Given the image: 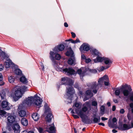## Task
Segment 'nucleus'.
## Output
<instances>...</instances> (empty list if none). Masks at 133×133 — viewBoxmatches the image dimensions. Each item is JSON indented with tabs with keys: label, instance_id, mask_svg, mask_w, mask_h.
Segmentation results:
<instances>
[{
	"label": "nucleus",
	"instance_id": "52",
	"mask_svg": "<svg viewBox=\"0 0 133 133\" xmlns=\"http://www.w3.org/2000/svg\"><path fill=\"white\" fill-rule=\"evenodd\" d=\"M105 69V67L104 66H102L99 69L100 71H103Z\"/></svg>",
	"mask_w": 133,
	"mask_h": 133
},
{
	"label": "nucleus",
	"instance_id": "24",
	"mask_svg": "<svg viewBox=\"0 0 133 133\" xmlns=\"http://www.w3.org/2000/svg\"><path fill=\"white\" fill-rule=\"evenodd\" d=\"M104 57H101L99 56H97L96 59H94V61L95 62H101L103 61V59Z\"/></svg>",
	"mask_w": 133,
	"mask_h": 133
},
{
	"label": "nucleus",
	"instance_id": "47",
	"mask_svg": "<svg viewBox=\"0 0 133 133\" xmlns=\"http://www.w3.org/2000/svg\"><path fill=\"white\" fill-rule=\"evenodd\" d=\"M38 131L40 133H41V132H43V129L41 127H40L38 129Z\"/></svg>",
	"mask_w": 133,
	"mask_h": 133
},
{
	"label": "nucleus",
	"instance_id": "15",
	"mask_svg": "<svg viewBox=\"0 0 133 133\" xmlns=\"http://www.w3.org/2000/svg\"><path fill=\"white\" fill-rule=\"evenodd\" d=\"M16 117L12 115L8 116L7 118V120L9 124L11 125L15 121Z\"/></svg>",
	"mask_w": 133,
	"mask_h": 133
},
{
	"label": "nucleus",
	"instance_id": "61",
	"mask_svg": "<svg viewBox=\"0 0 133 133\" xmlns=\"http://www.w3.org/2000/svg\"><path fill=\"white\" fill-rule=\"evenodd\" d=\"M101 119L103 121H105L108 119L107 118L104 117H102Z\"/></svg>",
	"mask_w": 133,
	"mask_h": 133
},
{
	"label": "nucleus",
	"instance_id": "37",
	"mask_svg": "<svg viewBox=\"0 0 133 133\" xmlns=\"http://www.w3.org/2000/svg\"><path fill=\"white\" fill-rule=\"evenodd\" d=\"M61 58V56L60 55L58 54H57L55 55V58L57 60H60Z\"/></svg>",
	"mask_w": 133,
	"mask_h": 133
},
{
	"label": "nucleus",
	"instance_id": "34",
	"mask_svg": "<svg viewBox=\"0 0 133 133\" xmlns=\"http://www.w3.org/2000/svg\"><path fill=\"white\" fill-rule=\"evenodd\" d=\"M0 95L1 97V98L2 99L4 98V97L5 96V93L4 91H2L0 93Z\"/></svg>",
	"mask_w": 133,
	"mask_h": 133
},
{
	"label": "nucleus",
	"instance_id": "33",
	"mask_svg": "<svg viewBox=\"0 0 133 133\" xmlns=\"http://www.w3.org/2000/svg\"><path fill=\"white\" fill-rule=\"evenodd\" d=\"M74 62V60L71 58H69V59L68 63V64L69 65H72Z\"/></svg>",
	"mask_w": 133,
	"mask_h": 133
},
{
	"label": "nucleus",
	"instance_id": "8",
	"mask_svg": "<svg viewBox=\"0 0 133 133\" xmlns=\"http://www.w3.org/2000/svg\"><path fill=\"white\" fill-rule=\"evenodd\" d=\"M82 121L84 123L88 124L91 123H96L99 122L98 119L96 117L94 118L93 121H92L90 120L89 119H83Z\"/></svg>",
	"mask_w": 133,
	"mask_h": 133
},
{
	"label": "nucleus",
	"instance_id": "55",
	"mask_svg": "<svg viewBox=\"0 0 133 133\" xmlns=\"http://www.w3.org/2000/svg\"><path fill=\"white\" fill-rule=\"evenodd\" d=\"M91 61V60L90 58L86 59H85V62L87 63H89Z\"/></svg>",
	"mask_w": 133,
	"mask_h": 133
},
{
	"label": "nucleus",
	"instance_id": "38",
	"mask_svg": "<svg viewBox=\"0 0 133 133\" xmlns=\"http://www.w3.org/2000/svg\"><path fill=\"white\" fill-rule=\"evenodd\" d=\"M2 52L1 54V55L4 58H5L7 57V55H6L4 51H1Z\"/></svg>",
	"mask_w": 133,
	"mask_h": 133
},
{
	"label": "nucleus",
	"instance_id": "9",
	"mask_svg": "<svg viewBox=\"0 0 133 133\" xmlns=\"http://www.w3.org/2000/svg\"><path fill=\"white\" fill-rule=\"evenodd\" d=\"M64 45L63 44H60L57 46H55L53 50L55 52V53H57L59 51H62L64 49Z\"/></svg>",
	"mask_w": 133,
	"mask_h": 133
},
{
	"label": "nucleus",
	"instance_id": "49",
	"mask_svg": "<svg viewBox=\"0 0 133 133\" xmlns=\"http://www.w3.org/2000/svg\"><path fill=\"white\" fill-rule=\"evenodd\" d=\"M72 116L75 119L78 118H79V117L77 115L72 114Z\"/></svg>",
	"mask_w": 133,
	"mask_h": 133
},
{
	"label": "nucleus",
	"instance_id": "54",
	"mask_svg": "<svg viewBox=\"0 0 133 133\" xmlns=\"http://www.w3.org/2000/svg\"><path fill=\"white\" fill-rule=\"evenodd\" d=\"M117 121V120L116 118L114 117L112 119V122L113 123L116 122Z\"/></svg>",
	"mask_w": 133,
	"mask_h": 133
},
{
	"label": "nucleus",
	"instance_id": "30",
	"mask_svg": "<svg viewBox=\"0 0 133 133\" xmlns=\"http://www.w3.org/2000/svg\"><path fill=\"white\" fill-rule=\"evenodd\" d=\"M15 73L17 75L21 76L22 74V71L19 69H16L15 70Z\"/></svg>",
	"mask_w": 133,
	"mask_h": 133
},
{
	"label": "nucleus",
	"instance_id": "42",
	"mask_svg": "<svg viewBox=\"0 0 133 133\" xmlns=\"http://www.w3.org/2000/svg\"><path fill=\"white\" fill-rule=\"evenodd\" d=\"M82 72V70L81 69H80L77 70V73L80 75H81V74Z\"/></svg>",
	"mask_w": 133,
	"mask_h": 133
},
{
	"label": "nucleus",
	"instance_id": "11",
	"mask_svg": "<svg viewBox=\"0 0 133 133\" xmlns=\"http://www.w3.org/2000/svg\"><path fill=\"white\" fill-rule=\"evenodd\" d=\"M4 65L6 68H8L10 66L14 67L15 64L12 62L11 60L9 59H7L6 61L4 63Z\"/></svg>",
	"mask_w": 133,
	"mask_h": 133
},
{
	"label": "nucleus",
	"instance_id": "13",
	"mask_svg": "<svg viewBox=\"0 0 133 133\" xmlns=\"http://www.w3.org/2000/svg\"><path fill=\"white\" fill-rule=\"evenodd\" d=\"M90 49V46L88 44L85 43H83L81 46L80 48V50L81 51H87Z\"/></svg>",
	"mask_w": 133,
	"mask_h": 133
},
{
	"label": "nucleus",
	"instance_id": "3",
	"mask_svg": "<svg viewBox=\"0 0 133 133\" xmlns=\"http://www.w3.org/2000/svg\"><path fill=\"white\" fill-rule=\"evenodd\" d=\"M67 85L70 86L66 87L67 95L68 96L67 99L69 100V101H68V103H71L72 102V98L75 92L74 88L72 86L74 84V82L70 78L67 77Z\"/></svg>",
	"mask_w": 133,
	"mask_h": 133
},
{
	"label": "nucleus",
	"instance_id": "57",
	"mask_svg": "<svg viewBox=\"0 0 133 133\" xmlns=\"http://www.w3.org/2000/svg\"><path fill=\"white\" fill-rule=\"evenodd\" d=\"M81 57L82 59L85 60L86 58V57L84 55H82Z\"/></svg>",
	"mask_w": 133,
	"mask_h": 133
},
{
	"label": "nucleus",
	"instance_id": "59",
	"mask_svg": "<svg viewBox=\"0 0 133 133\" xmlns=\"http://www.w3.org/2000/svg\"><path fill=\"white\" fill-rule=\"evenodd\" d=\"M125 112L124 110V109H121L120 111V113L121 114H123Z\"/></svg>",
	"mask_w": 133,
	"mask_h": 133
},
{
	"label": "nucleus",
	"instance_id": "63",
	"mask_svg": "<svg viewBox=\"0 0 133 133\" xmlns=\"http://www.w3.org/2000/svg\"><path fill=\"white\" fill-rule=\"evenodd\" d=\"M98 124L99 125H101L102 126H104L105 124H104L103 123H98Z\"/></svg>",
	"mask_w": 133,
	"mask_h": 133
},
{
	"label": "nucleus",
	"instance_id": "21",
	"mask_svg": "<svg viewBox=\"0 0 133 133\" xmlns=\"http://www.w3.org/2000/svg\"><path fill=\"white\" fill-rule=\"evenodd\" d=\"M49 130L46 131L48 132L49 133H56L55 127L54 126H51L49 128Z\"/></svg>",
	"mask_w": 133,
	"mask_h": 133
},
{
	"label": "nucleus",
	"instance_id": "51",
	"mask_svg": "<svg viewBox=\"0 0 133 133\" xmlns=\"http://www.w3.org/2000/svg\"><path fill=\"white\" fill-rule=\"evenodd\" d=\"M71 35L72 37L73 38H75L76 36V35L73 32H71Z\"/></svg>",
	"mask_w": 133,
	"mask_h": 133
},
{
	"label": "nucleus",
	"instance_id": "40",
	"mask_svg": "<svg viewBox=\"0 0 133 133\" xmlns=\"http://www.w3.org/2000/svg\"><path fill=\"white\" fill-rule=\"evenodd\" d=\"M74 87L75 88H77L79 90H80L79 85L77 83H75L74 85Z\"/></svg>",
	"mask_w": 133,
	"mask_h": 133
},
{
	"label": "nucleus",
	"instance_id": "32",
	"mask_svg": "<svg viewBox=\"0 0 133 133\" xmlns=\"http://www.w3.org/2000/svg\"><path fill=\"white\" fill-rule=\"evenodd\" d=\"M15 77L14 76H10L8 78L9 82L10 83H13L15 81Z\"/></svg>",
	"mask_w": 133,
	"mask_h": 133
},
{
	"label": "nucleus",
	"instance_id": "43",
	"mask_svg": "<svg viewBox=\"0 0 133 133\" xmlns=\"http://www.w3.org/2000/svg\"><path fill=\"white\" fill-rule=\"evenodd\" d=\"M104 85L106 86H108L109 85L110 83L109 81H105L104 82Z\"/></svg>",
	"mask_w": 133,
	"mask_h": 133
},
{
	"label": "nucleus",
	"instance_id": "22",
	"mask_svg": "<svg viewBox=\"0 0 133 133\" xmlns=\"http://www.w3.org/2000/svg\"><path fill=\"white\" fill-rule=\"evenodd\" d=\"M103 61L104 63L106 64L109 65V64L112 63V62L111 61L109 58L104 57Z\"/></svg>",
	"mask_w": 133,
	"mask_h": 133
},
{
	"label": "nucleus",
	"instance_id": "60",
	"mask_svg": "<svg viewBox=\"0 0 133 133\" xmlns=\"http://www.w3.org/2000/svg\"><path fill=\"white\" fill-rule=\"evenodd\" d=\"M116 109V106L115 105H113L112 107V110L113 111H115Z\"/></svg>",
	"mask_w": 133,
	"mask_h": 133
},
{
	"label": "nucleus",
	"instance_id": "18",
	"mask_svg": "<svg viewBox=\"0 0 133 133\" xmlns=\"http://www.w3.org/2000/svg\"><path fill=\"white\" fill-rule=\"evenodd\" d=\"M53 117V116L52 115V114L51 113H49L48 114H47V115L46 117V121L49 123L51 122L52 118Z\"/></svg>",
	"mask_w": 133,
	"mask_h": 133
},
{
	"label": "nucleus",
	"instance_id": "36",
	"mask_svg": "<svg viewBox=\"0 0 133 133\" xmlns=\"http://www.w3.org/2000/svg\"><path fill=\"white\" fill-rule=\"evenodd\" d=\"M21 97V96L15 95V96L13 97V98L14 100L15 101H16L18 100Z\"/></svg>",
	"mask_w": 133,
	"mask_h": 133
},
{
	"label": "nucleus",
	"instance_id": "23",
	"mask_svg": "<svg viewBox=\"0 0 133 133\" xmlns=\"http://www.w3.org/2000/svg\"><path fill=\"white\" fill-rule=\"evenodd\" d=\"M19 80L20 82L24 84H25L28 83L27 80L25 76H22L20 77Z\"/></svg>",
	"mask_w": 133,
	"mask_h": 133
},
{
	"label": "nucleus",
	"instance_id": "62",
	"mask_svg": "<svg viewBox=\"0 0 133 133\" xmlns=\"http://www.w3.org/2000/svg\"><path fill=\"white\" fill-rule=\"evenodd\" d=\"M129 106L131 108H133V103H131L129 104Z\"/></svg>",
	"mask_w": 133,
	"mask_h": 133
},
{
	"label": "nucleus",
	"instance_id": "46",
	"mask_svg": "<svg viewBox=\"0 0 133 133\" xmlns=\"http://www.w3.org/2000/svg\"><path fill=\"white\" fill-rule=\"evenodd\" d=\"M88 95H85V97H84V98L83 99V101H86V100L89 99V98L87 96Z\"/></svg>",
	"mask_w": 133,
	"mask_h": 133
},
{
	"label": "nucleus",
	"instance_id": "2",
	"mask_svg": "<svg viewBox=\"0 0 133 133\" xmlns=\"http://www.w3.org/2000/svg\"><path fill=\"white\" fill-rule=\"evenodd\" d=\"M132 91L131 86L127 84L122 85L120 88H115V94L116 95H119L120 92H122L124 96H128Z\"/></svg>",
	"mask_w": 133,
	"mask_h": 133
},
{
	"label": "nucleus",
	"instance_id": "27",
	"mask_svg": "<svg viewBox=\"0 0 133 133\" xmlns=\"http://www.w3.org/2000/svg\"><path fill=\"white\" fill-rule=\"evenodd\" d=\"M67 77H64L61 79V85H67Z\"/></svg>",
	"mask_w": 133,
	"mask_h": 133
},
{
	"label": "nucleus",
	"instance_id": "26",
	"mask_svg": "<svg viewBox=\"0 0 133 133\" xmlns=\"http://www.w3.org/2000/svg\"><path fill=\"white\" fill-rule=\"evenodd\" d=\"M32 117L35 121H37L38 119V116L37 113H35L32 115Z\"/></svg>",
	"mask_w": 133,
	"mask_h": 133
},
{
	"label": "nucleus",
	"instance_id": "10",
	"mask_svg": "<svg viewBox=\"0 0 133 133\" xmlns=\"http://www.w3.org/2000/svg\"><path fill=\"white\" fill-rule=\"evenodd\" d=\"M21 105H19L18 106V110L19 111L18 115L21 117H24L26 115V111L22 109V107H21Z\"/></svg>",
	"mask_w": 133,
	"mask_h": 133
},
{
	"label": "nucleus",
	"instance_id": "58",
	"mask_svg": "<svg viewBox=\"0 0 133 133\" xmlns=\"http://www.w3.org/2000/svg\"><path fill=\"white\" fill-rule=\"evenodd\" d=\"M4 66L3 65L0 64V71H1L3 70Z\"/></svg>",
	"mask_w": 133,
	"mask_h": 133
},
{
	"label": "nucleus",
	"instance_id": "35",
	"mask_svg": "<svg viewBox=\"0 0 133 133\" xmlns=\"http://www.w3.org/2000/svg\"><path fill=\"white\" fill-rule=\"evenodd\" d=\"M79 103L77 102H75L74 105L73 106V107H75L76 108H78L79 109V108H80V107H79Z\"/></svg>",
	"mask_w": 133,
	"mask_h": 133
},
{
	"label": "nucleus",
	"instance_id": "41",
	"mask_svg": "<svg viewBox=\"0 0 133 133\" xmlns=\"http://www.w3.org/2000/svg\"><path fill=\"white\" fill-rule=\"evenodd\" d=\"M92 105L94 106H96L97 105V102L95 101H93L92 103Z\"/></svg>",
	"mask_w": 133,
	"mask_h": 133
},
{
	"label": "nucleus",
	"instance_id": "39",
	"mask_svg": "<svg viewBox=\"0 0 133 133\" xmlns=\"http://www.w3.org/2000/svg\"><path fill=\"white\" fill-rule=\"evenodd\" d=\"M91 92L90 90H88L86 91L85 92V95H86L89 96L91 94Z\"/></svg>",
	"mask_w": 133,
	"mask_h": 133
},
{
	"label": "nucleus",
	"instance_id": "48",
	"mask_svg": "<svg viewBox=\"0 0 133 133\" xmlns=\"http://www.w3.org/2000/svg\"><path fill=\"white\" fill-rule=\"evenodd\" d=\"M27 87L25 86H23L22 88L23 90L24 91H26L27 90Z\"/></svg>",
	"mask_w": 133,
	"mask_h": 133
},
{
	"label": "nucleus",
	"instance_id": "1",
	"mask_svg": "<svg viewBox=\"0 0 133 133\" xmlns=\"http://www.w3.org/2000/svg\"><path fill=\"white\" fill-rule=\"evenodd\" d=\"M42 101V99L36 94L33 96L28 97L24 100V102L29 106L31 105L32 104L34 106H38V107L39 108L41 106Z\"/></svg>",
	"mask_w": 133,
	"mask_h": 133
},
{
	"label": "nucleus",
	"instance_id": "4",
	"mask_svg": "<svg viewBox=\"0 0 133 133\" xmlns=\"http://www.w3.org/2000/svg\"><path fill=\"white\" fill-rule=\"evenodd\" d=\"M103 82V81L99 78L98 81V83H97L96 82H93L87 83V85L88 87H90L91 89L92 90L93 93L96 94L97 93L99 89L98 85H99L100 87H102Z\"/></svg>",
	"mask_w": 133,
	"mask_h": 133
},
{
	"label": "nucleus",
	"instance_id": "31",
	"mask_svg": "<svg viewBox=\"0 0 133 133\" xmlns=\"http://www.w3.org/2000/svg\"><path fill=\"white\" fill-rule=\"evenodd\" d=\"M3 77L2 74L0 73V86H2L4 84V82L3 81Z\"/></svg>",
	"mask_w": 133,
	"mask_h": 133
},
{
	"label": "nucleus",
	"instance_id": "7",
	"mask_svg": "<svg viewBox=\"0 0 133 133\" xmlns=\"http://www.w3.org/2000/svg\"><path fill=\"white\" fill-rule=\"evenodd\" d=\"M131 128V126L129 125H128L126 124H122V123L119 124L118 128L121 130H125Z\"/></svg>",
	"mask_w": 133,
	"mask_h": 133
},
{
	"label": "nucleus",
	"instance_id": "25",
	"mask_svg": "<svg viewBox=\"0 0 133 133\" xmlns=\"http://www.w3.org/2000/svg\"><path fill=\"white\" fill-rule=\"evenodd\" d=\"M108 126L109 127L113 128H116V125L114 123H112L111 120L109 119L108 122Z\"/></svg>",
	"mask_w": 133,
	"mask_h": 133
},
{
	"label": "nucleus",
	"instance_id": "14",
	"mask_svg": "<svg viewBox=\"0 0 133 133\" xmlns=\"http://www.w3.org/2000/svg\"><path fill=\"white\" fill-rule=\"evenodd\" d=\"M64 72H67L69 75H74L75 73V70L71 68H65L63 70Z\"/></svg>",
	"mask_w": 133,
	"mask_h": 133
},
{
	"label": "nucleus",
	"instance_id": "17",
	"mask_svg": "<svg viewBox=\"0 0 133 133\" xmlns=\"http://www.w3.org/2000/svg\"><path fill=\"white\" fill-rule=\"evenodd\" d=\"M22 94L21 89L20 88L18 87L15 89V95L21 96L22 97Z\"/></svg>",
	"mask_w": 133,
	"mask_h": 133
},
{
	"label": "nucleus",
	"instance_id": "56",
	"mask_svg": "<svg viewBox=\"0 0 133 133\" xmlns=\"http://www.w3.org/2000/svg\"><path fill=\"white\" fill-rule=\"evenodd\" d=\"M130 97V101H133V91Z\"/></svg>",
	"mask_w": 133,
	"mask_h": 133
},
{
	"label": "nucleus",
	"instance_id": "53",
	"mask_svg": "<svg viewBox=\"0 0 133 133\" xmlns=\"http://www.w3.org/2000/svg\"><path fill=\"white\" fill-rule=\"evenodd\" d=\"M101 110L103 113L105 110V107L104 106H102L101 107Z\"/></svg>",
	"mask_w": 133,
	"mask_h": 133
},
{
	"label": "nucleus",
	"instance_id": "16",
	"mask_svg": "<svg viewBox=\"0 0 133 133\" xmlns=\"http://www.w3.org/2000/svg\"><path fill=\"white\" fill-rule=\"evenodd\" d=\"M65 55L67 56H70L71 57L74 56V52L71 47L69 48L68 50L66 52Z\"/></svg>",
	"mask_w": 133,
	"mask_h": 133
},
{
	"label": "nucleus",
	"instance_id": "19",
	"mask_svg": "<svg viewBox=\"0 0 133 133\" xmlns=\"http://www.w3.org/2000/svg\"><path fill=\"white\" fill-rule=\"evenodd\" d=\"M22 124L23 126H26L28 125V120L25 118H23L21 120Z\"/></svg>",
	"mask_w": 133,
	"mask_h": 133
},
{
	"label": "nucleus",
	"instance_id": "5",
	"mask_svg": "<svg viewBox=\"0 0 133 133\" xmlns=\"http://www.w3.org/2000/svg\"><path fill=\"white\" fill-rule=\"evenodd\" d=\"M1 107L4 110H8L11 109L12 106V105L8 102L6 101H3L2 103L1 102L0 107Z\"/></svg>",
	"mask_w": 133,
	"mask_h": 133
},
{
	"label": "nucleus",
	"instance_id": "6",
	"mask_svg": "<svg viewBox=\"0 0 133 133\" xmlns=\"http://www.w3.org/2000/svg\"><path fill=\"white\" fill-rule=\"evenodd\" d=\"M88 108L85 106L83 107L81 110H79V109H76V114L79 116L80 117L83 118L84 116V112H86L88 110Z\"/></svg>",
	"mask_w": 133,
	"mask_h": 133
},
{
	"label": "nucleus",
	"instance_id": "50",
	"mask_svg": "<svg viewBox=\"0 0 133 133\" xmlns=\"http://www.w3.org/2000/svg\"><path fill=\"white\" fill-rule=\"evenodd\" d=\"M71 41V42L72 43H74V40L73 39H72L70 38L66 40L65 41Z\"/></svg>",
	"mask_w": 133,
	"mask_h": 133
},
{
	"label": "nucleus",
	"instance_id": "29",
	"mask_svg": "<svg viewBox=\"0 0 133 133\" xmlns=\"http://www.w3.org/2000/svg\"><path fill=\"white\" fill-rule=\"evenodd\" d=\"M99 52L96 49H94L92 50V54L94 55L99 56Z\"/></svg>",
	"mask_w": 133,
	"mask_h": 133
},
{
	"label": "nucleus",
	"instance_id": "64",
	"mask_svg": "<svg viewBox=\"0 0 133 133\" xmlns=\"http://www.w3.org/2000/svg\"><path fill=\"white\" fill-rule=\"evenodd\" d=\"M64 26L66 27H67L68 26V25L67 23L66 22H65L64 24Z\"/></svg>",
	"mask_w": 133,
	"mask_h": 133
},
{
	"label": "nucleus",
	"instance_id": "12",
	"mask_svg": "<svg viewBox=\"0 0 133 133\" xmlns=\"http://www.w3.org/2000/svg\"><path fill=\"white\" fill-rule=\"evenodd\" d=\"M12 128L14 131V133H19L20 127L18 123L14 124L12 126Z\"/></svg>",
	"mask_w": 133,
	"mask_h": 133
},
{
	"label": "nucleus",
	"instance_id": "20",
	"mask_svg": "<svg viewBox=\"0 0 133 133\" xmlns=\"http://www.w3.org/2000/svg\"><path fill=\"white\" fill-rule=\"evenodd\" d=\"M50 58L51 59L52 61L55 64H56V62L54 61L55 60V57L54 56L55 55V53L52 51H50Z\"/></svg>",
	"mask_w": 133,
	"mask_h": 133
},
{
	"label": "nucleus",
	"instance_id": "44",
	"mask_svg": "<svg viewBox=\"0 0 133 133\" xmlns=\"http://www.w3.org/2000/svg\"><path fill=\"white\" fill-rule=\"evenodd\" d=\"M45 112H49L50 111V109L49 107L48 108H45Z\"/></svg>",
	"mask_w": 133,
	"mask_h": 133
},
{
	"label": "nucleus",
	"instance_id": "45",
	"mask_svg": "<svg viewBox=\"0 0 133 133\" xmlns=\"http://www.w3.org/2000/svg\"><path fill=\"white\" fill-rule=\"evenodd\" d=\"M74 43H76L78 42H80V41L79 40L78 38H77L75 40H74Z\"/></svg>",
	"mask_w": 133,
	"mask_h": 133
},
{
	"label": "nucleus",
	"instance_id": "28",
	"mask_svg": "<svg viewBox=\"0 0 133 133\" xmlns=\"http://www.w3.org/2000/svg\"><path fill=\"white\" fill-rule=\"evenodd\" d=\"M99 78L103 81V82H104V81H109L108 77L106 75H104L103 77Z\"/></svg>",
	"mask_w": 133,
	"mask_h": 133
}]
</instances>
